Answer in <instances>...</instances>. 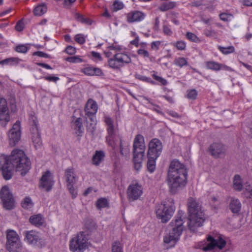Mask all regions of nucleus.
Instances as JSON below:
<instances>
[{
	"mask_svg": "<svg viewBox=\"0 0 252 252\" xmlns=\"http://www.w3.org/2000/svg\"><path fill=\"white\" fill-rule=\"evenodd\" d=\"M173 45L179 50H184L186 47V43L182 40L178 41L177 42L174 43Z\"/></svg>",
	"mask_w": 252,
	"mask_h": 252,
	"instance_id": "obj_51",
	"label": "nucleus"
},
{
	"mask_svg": "<svg viewBox=\"0 0 252 252\" xmlns=\"http://www.w3.org/2000/svg\"><path fill=\"white\" fill-rule=\"evenodd\" d=\"M29 49L26 45H19L16 47L15 51L19 53H26Z\"/></svg>",
	"mask_w": 252,
	"mask_h": 252,
	"instance_id": "obj_52",
	"label": "nucleus"
},
{
	"mask_svg": "<svg viewBox=\"0 0 252 252\" xmlns=\"http://www.w3.org/2000/svg\"><path fill=\"white\" fill-rule=\"evenodd\" d=\"M233 188L237 191H241L243 188L241 178L240 175H236L233 178Z\"/></svg>",
	"mask_w": 252,
	"mask_h": 252,
	"instance_id": "obj_30",
	"label": "nucleus"
},
{
	"mask_svg": "<svg viewBox=\"0 0 252 252\" xmlns=\"http://www.w3.org/2000/svg\"><path fill=\"white\" fill-rule=\"evenodd\" d=\"M12 165L17 171L21 172V174L24 176L31 167L30 159L26 156L22 150L15 149L12 151L11 155L7 156Z\"/></svg>",
	"mask_w": 252,
	"mask_h": 252,
	"instance_id": "obj_3",
	"label": "nucleus"
},
{
	"mask_svg": "<svg viewBox=\"0 0 252 252\" xmlns=\"http://www.w3.org/2000/svg\"><path fill=\"white\" fill-rule=\"evenodd\" d=\"M175 207L173 200H169L157 206L156 214L157 217L163 223L167 222L173 216Z\"/></svg>",
	"mask_w": 252,
	"mask_h": 252,
	"instance_id": "obj_7",
	"label": "nucleus"
},
{
	"mask_svg": "<svg viewBox=\"0 0 252 252\" xmlns=\"http://www.w3.org/2000/svg\"><path fill=\"white\" fill-rule=\"evenodd\" d=\"M209 152L215 158H221L225 154V146L220 143H213L209 148Z\"/></svg>",
	"mask_w": 252,
	"mask_h": 252,
	"instance_id": "obj_19",
	"label": "nucleus"
},
{
	"mask_svg": "<svg viewBox=\"0 0 252 252\" xmlns=\"http://www.w3.org/2000/svg\"><path fill=\"white\" fill-rule=\"evenodd\" d=\"M115 131H113L112 134L108 133V135L106 137V142L112 147L113 150L116 148V144L114 141Z\"/></svg>",
	"mask_w": 252,
	"mask_h": 252,
	"instance_id": "obj_37",
	"label": "nucleus"
},
{
	"mask_svg": "<svg viewBox=\"0 0 252 252\" xmlns=\"http://www.w3.org/2000/svg\"><path fill=\"white\" fill-rule=\"evenodd\" d=\"M242 205L238 199L232 198L229 204V208L233 213H239L241 211Z\"/></svg>",
	"mask_w": 252,
	"mask_h": 252,
	"instance_id": "obj_26",
	"label": "nucleus"
},
{
	"mask_svg": "<svg viewBox=\"0 0 252 252\" xmlns=\"http://www.w3.org/2000/svg\"><path fill=\"white\" fill-rule=\"evenodd\" d=\"M23 233L25 236V240L30 244L35 245L41 240L39 233L36 231H25Z\"/></svg>",
	"mask_w": 252,
	"mask_h": 252,
	"instance_id": "obj_22",
	"label": "nucleus"
},
{
	"mask_svg": "<svg viewBox=\"0 0 252 252\" xmlns=\"http://www.w3.org/2000/svg\"><path fill=\"white\" fill-rule=\"evenodd\" d=\"M64 177L67 184H75L78 180V177L72 167H68L65 170Z\"/></svg>",
	"mask_w": 252,
	"mask_h": 252,
	"instance_id": "obj_24",
	"label": "nucleus"
},
{
	"mask_svg": "<svg viewBox=\"0 0 252 252\" xmlns=\"http://www.w3.org/2000/svg\"><path fill=\"white\" fill-rule=\"evenodd\" d=\"M134 76L136 79L140 81L149 83L153 85L156 84V82L152 80L150 78L137 73Z\"/></svg>",
	"mask_w": 252,
	"mask_h": 252,
	"instance_id": "obj_43",
	"label": "nucleus"
},
{
	"mask_svg": "<svg viewBox=\"0 0 252 252\" xmlns=\"http://www.w3.org/2000/svg\"><path fill=\"white\" fill-rule=\"evenodd\" d=\"M74 184H67V188L68 189L70 193L71 194L73 199L75 198L77 195V191L74 187Z\"/></svg>",
	"mask_w": 252,
	"mask_h": 252,
	"instance_id": "obj_48",
	"label": "nucleus"
},
{
	"mask_svg": "<svg viewBox=\"0 0 252 252\" xmlns=\"http://www.w3.org/2000/svg\"><path fill=\"white\" fill-rule=\"evenodd\" d=\"M0 167L3 178L6 180L10 179L12 176V169L14 167L12 165L7 156L3 155L0 157Z\"/></svg>",
	"mask_w": 252,
	"mask_h": 252,
	"instance_id": "obj_14",
	"label": "nucleus"
},
{
	"mask_svg": "<svg viewBox=\"0 0 252 252\" xmlns=\"http://www.w3.org/2000/svg\"><path fill=\"white\" fill-rule=\"evenodd\" d=\"M131 59L126 52L116 53L112 58L108 60V65L113 69H120L121 68L130 63Z\"/></svg>",
	"mask_w": 252,
	"mask_h": 252,
	"instance_id": "obj_8",
	"label": "nucleus"
},
{
	"mask_svg": "<svg viewBox=\"0 0 252 252\" xmlns=\"http://www.w3.org/2000/svg\"><path fill=\"white\" fill-rule=\"evenodd\" d=\"M182 214H184L182 211H179L178 215L175 217V219L170 223L169 226L170 231L163 238L165 243L169 244L172 242L175 243L179 239L183 230V224L184 222L182 219Z\"/></svg>",
	"mask_w": 252,
	"mask_h": 252,
	"instance_id": "obj_5",
	"label": "nucleus"
},
{
	"mask_svg": "<svg viewBox=\"0 0 252 252\" xmlns=\"http://www.w3.org/2000/svg\"><path fill=\"white\" fill-rule=\"evenodd\" d=\"M174 63L176 65L179 66L180 67H182L188 64L187 59L184 57H178L175 58L174 61Z\"/></svg>",
	"mask_w": 252,
	"mask_h": 252,
	"instance_id": "obj_38",
	"label": "nucleus"
},
{
	"mask_svg": "<svg viewBox=\"0 0 252 252\" xmlns=\"http://www.w3.org/2000/svg\"><path fill=\"white\" fill-rule=\"evenodd\" d=\"M145 149L144 137L141 134H137L133 140L132 153L134 167L137 171L142 167Z\"/></svg>",
	"mask_w": 252,
	"mask_h": 252,
	"instance_id": "obj_4",
	"label": "nucleus"
},
{
	"mask_svg": "<svg viewBox=\"0 0 252 252\" xmlns=\"http://www.w3.org/2000/svg\"><path fill=\"white\" fill-rule=\"evenodd\" d=\"M8 63L10 65H16L19 64L21 61L18 58L12 57L8 58Z\"/></svg>",
	"mask_w": 252,
	"mask_h": 252,
	"instance_id": "obj_55",
	"label": "nucleus"
},
{
	"mask_svg": "<svg viewBox=\"0 0 252 252\" xmlns=\"http://www.w3.org/2000/svg\"><path fill=\"white\" fill-rule=\"evenodd\" d=\"M0 197L4 208L11 210L14 206V200L12 193L7 186L3 187L0 191Z\"/></svg>",
	"mask_w": 252,
	"mask_h": 252,
	"instance_id": "obj_13",
	"label": "nucleus"
},
{
	"mask_svg": "<svg viewBox=\"0 0 252 252\" xmlns=\"http://www.w3.org/2000/svg\"><path fill=\"white\" fill-rule=\"evenodd\" d=\"M220 70H224L228 71L229 72H233L234 71V70L231 67L225 65V64H222V63H220Z\"/></svg>",
	"mask_w": 252,
	"mask_h": 252,
	"instance_id": "obj_61",
	"label": "nucleus"
},
{
	"mask_svg": "<svg viewBox=\"0 0 252 252\" xmlns=\"http://www.w3.org/2000/svg\"><path fill=\"white\" fill-rule=\"evenodd\" d=\"M10 121L9 109L6 100L4 98L0 99V125L5 127Z\"/></svg>",
	"mask_w": 252,
	"mask_h": 252,
	"instance_id": "obj_17",
	"label": "nucleus"
},
{
	"mask_svg": "<svg viewBox=\"0 0 252 252\" xmlns=\"http://www.w3.org/2000/svg\"><path fill=\"white\" fill-rule=\"evenodd\" d=\"M187 38L190 41L195 43H199L200 42V39L193 33L191 32H187L186 33Z\"/></svg>",
	"mask_w": 252,
	"mask_h": 252,
	"instance_id": "obj_44",
	"label": "nucleus"
},
{
	"mask_svg": "<svg viewBox=\"0 0 252 252\" xmlns=\"http://www.w3.org/2000/svg\"><path fill=\"white\" fill-rule=\"evenodd\" d=\"M105 122L108 126V127H107L108 133L112 134L113 131H115L114 126L113 125V121L109 117H105Z\"/></svg>",
	"mask_w": 252,
	"mask_h": 252,
	"instance_id": "obj_40",
	"label": "nucleus"
},
{
	"mask_svg": "<svg viewBox=\"0 0 252 252\" xmlns=\"http://www.w3.org/2000/svg\"><path fill=\"white\" fill-rule=\"evenodd\" d=\"M74 129L76 131V133L79 136H82L84 129L83 126L82 119L81 118H77L74 121Z\"/></svg>",
	"mask_w": 252,
	"mask_h": 252,
	"instance_id": "obj_27",
	"label": "nucleus"
},
{
	"mask_svg": "<svg viewBox=\"0 0 252 252\" xmlns=\"http://www.w3.org/2000/svg\"><path fill=\"white\" fill-rule=\"evenodd\" d=\"M218 49L224 55H228L235 52V48L233 46H229L225 47L219 45L218 46Z\"/></svg>",
	"mask_w": 252,
	"mask_h": 252,
	"instance_id": "obj_36",
	"label": "nucleus"
},
{
	"mask_svg": "<svg viewBox=\"0 0 252 252\" xmlns=\"http://www.w3.org/2000/svg\"><path fill=\"white\" fill-rule=\"evenodd\" d=\"M204 34L207 37H213L216 35V32L214 30L210 29L205 30Z\"/></svg>",
	"mask_w": 252,
	"mask_h": 252,
	"instance_id": "obj_57",
	"label": "nucleus"
},
{
	"mask_svg": "<svg viewBox=\"0 0 252 252\" xmlns=\"http://www.w3.org/2000/svg\"><path fill=\"white\" fill-rule=\"evenodd\" d=\"M15 29L18 32H21L23 30L24 24L21 21H19L17 23L15 26Z\"/></svg>",
	"mask_w": 252,
	"mask_h": 252,
	"instance_id": "obj_63",
	"label": "nucleus"
},
{
	"mask_svg": "<svg viewBox=\"0 0 252 252\" xmlns=\"http://www.w3.org/2000/svg\"><path fill=\"white\" fill-rule=\"evenodd\" d=\"M66 61L71 63H81L83 62V60L77 56L68 57L66 59Z\"/></svg>",
	"mask_w": 252,
	"mask_h": 252,
	"instance_id": "obj_54",
	"label": "nucleus"
},
{
	"mask_svg": "<svg viewBox=\"0 0 252 252\" xmlns=\"http://www.w3.org/2000/svg\"><path fill=\"white\" fill-rule=\"evenodd\" d=\"M44 79L48 81L49 82H57L58 81L60 80L59 77L57 76H47L44 77Z\"/></svg>",
	"mask_w": 252,
	"mask_h": 252,
	"instance_id": "obj_58",
	"label": "nucleus"
},
{
	"mask_svg": "<svg viewBox=\"0 0 252 252\" xmlns=\"http://www.w3.org/2000/svg\"><path fill=\"white\" fill-rule=\"evenodd\" d=\"M112 252H123V246L120 241H116L112 243Z\"/></svg>",
	"mask_w": 252,
	"mask_h": 252,
	"instance_id": "obj_39",
	"label": "nucleus"
},
{
	"mask_svg": "<svg viewBox=\"0 0 252 252\" xmlns=\"http://www.w3.org/2000/svg\"><path fill=\"white\" fill-rule=\"evenodd\" d=\"M161 44V41H153L151 44V47L152 49L156 51H158L159 48V46Z\"/></svg>",
	"mask_w": 252,
	"mask_h": 252,
	"instance_id": "obj_56",
	"label": "nucleus"
},
{
	"mask_svg": "<svg viewBox=\"0 0 252 252\" xmlns=\"http://www.w3.org/2000/svg\"><path fill=\"white\" fill-rule=\"evenodd\" d=\"M220 19L224 22L230 21L233 18V15L230 13L223 12L219 15Z\"/></svg>",
	"mask_w": 252,
	"mask_h": 252,
	"instance_id": "obj_45",
	"label": "nucleus"
},
{
	"mask_svg": "<svg viewBox=\"0 0 252 252\" xmlns=\"http://www.w3.org/2000/svg\"><path fill=\"white\" fill-rule=\"evenodd\" d=\"M87 238L84 232L78 233L70 241L69 249L72 252H84L88 247Z\"/></svg>",
	"mask_w": 252,
	"mask_h": 252,
	"instance_id": "obj_10",
	"label": "nucleus"
},
{
	"mask_svg": "<svg viewBox=\"0 0 252 252\" xmlns=\"http://www.w3.org/2000/svg\"><path fill=\"white\" fill-rule=\"evenodd\" d=\"M126 16L128 23H133L143 21L146 17V14L141 11L133 10L126 14Z\"/></svg>",
	"mask_w": 252,
	"mask_h": 252,
	"instance_id": "obj_21",
	"label": "nucleus"
},
{
	"mask_svg": "<svg viewBox=\"0 0 252 252\" xmlns=\"http://www.w3.org/2000/svg\"><path fill=\"white\" fill-rule=\"evenodd\" d=\"M153 72L154 73L152 74V76L154 79L160 82L162 85L165 86L167 84V81L165 79L157 75L156 71H153Z\"/></svg>",
	"mask_w": 252,
	"mask_h": 252,
	"instance_id": "obj_46",
	"label": "nucleus"
},
{
	"mask_svg": "<svg viewBox=\"0 0 252 252\" xmlns=\"http://www.w3.org/2000/svg\"><path fill=\"white\" fill-rule=\"evenodd\" d=\"M65 52L69 55H73L76 52L75 48L72 46H68L65 49Z\"/></svg>",
	"mask_w": 252,
	"mask_h": 252,
	"instance_id": "obj_62",
	"label": "nucleus"
},
{
	"mask_svg": "<svg viewBox=\"0 0 252 252\" xmlns=\"http://www.w3.org/2000/svg\"><path fill=\"white\" fill-rule=\"evenodd\" d=\"M29 220L32 224L35 226H41L43 223V218L40 214L31 216Z\"/></svg>",
	"mask_w": 252,
	"mask_h": 252,
	"instance_id": "obj_28",
	"label": "nucleus"
},
{
	"mask_svg": "<svg viewBox=\"0 0 252 252\" xmlns=\"http://www.w3.org/2000/svg\"><path fill=\"white\" fill-rule=\"evenodd\" d=\"M176 5V2L168 1L163 3L159 7L158 9L161 11H166L174 8Z\"/></svg>",
	"mask_w": 252,
	"mask_h": 252,
	"instance_id": "obj_32",
	"label": "nucleus"
},
{
	"mask_svg": "<svg viewBox=\"0 0 252 252\" xmlns=\"http://www.w3.org/2000/svg\"><path fill=\"white\" fill-rule=\"evenodd\" d=\"M206 68L208 69L218 71L220 70V63L215 61H207L205 63Z\"/></svg>",
	"mask_w": 252,
	"mask_h": 252,
	"instance_id": "obj_33",
	"label": "nucleus"
},
{
	"mask_svg": "<svg viewBox=\"0 0 252 252\" xmlns=\"http://www.w3.org/2000/svg\"><path fill=\"white\" fill-rule=\"evenodd\" d=\"M32 55L33 56H38L40 57H43V58H49V55L48 54H47L43 52H42V51L34 52L32 54Z\"/></svg>",
	"mask_w": 252,
	"mask_h": 252,
	"instance_id": "obj_59",
	"label": "nucleus"
},
{
	"mask_svg": "<svg viewBox=\"0 0 252 252\" xmlns=\"http://www.w3.org/2000/svg\"><path fill=\"white\" fill-rule=\"evenodd\" d=\"M226 245V242L221 238L219 237L218 239H215L212 236H209L207 237L206 241L200 242L198 246L200 249L204 252H208L217 247L220 249H222Z\"/></svg>",
	"mask_w": 252,
	"mask_h": 252,
	"instance_id": "obj_11",
	"label": "nucleus"
},
{
	"mask_svg": "<svg viewBox=\"0 0 252 252\" xmlns=\"http://www.w3.org/2000/svg\"><path fill=\"white\" fill-rule=\"evenodd\" d=\"M189 212V229L195 231L201 227L205 220V214L202 210L201 205L194 198L190 197L188 200Z\"/></svg>",
	"mask_w": 252,
	"mask_h": 252,
	"instance_id": "obj_2",
	"label": "nucleus"
},
{
	"mask_svg": "<svg viewBox=\"0 0 252 252\" xmlns=\"http://www.w3.org/2000/svg\"><path fill=\"white\" fill-rule=\"evenodd\" d=\"M75 41L80 44H83L86 42L84 35L82 34H77L74 36Z\"/></svg>",
	"mask_w": 252,
	"mask_h": 252,
	"instance_id": "obj_50",
	"label": "nucleus"
},
{
	"mask_svg": "<svg viewBox=\"0 0 252 252\" xmlns=\"http://www.w3.org/2000/svg\"><path fill=\"white\" fill-rule=\"evenodd\" d=\"M126 193L129 201L136 200L143 194V187L137 182H132L128 186Z\"/></svg>",
	"mask_w": 252,
	"mask_h": 252,
	"instance_id": "obj_12",
	"label": "nucleus"
},
{
	"mask_svg": "<svg viewBox=\"0 0 252 252\" xmlns=\"http://www.w3.org/2000/svg\"><path fill=\"white\" fill-rule=\"evenodd\" d=\"M47 6L45 4H41L35 7L33 13L36 16H41L47 11Z\"/></svg>",
	"mask_w": 252,
	"mask_h": 252,
	"instance_id": "obj_34",
	"label": "nucleus"
},
{
	"mask_svg": "<svg viewBox=\"0 0 252 252\" xmlns=\"http://www.w3.org/2000/svg\"><path fill=\"white\" fill-rule=\"evenodd\" d=\"M6 248L9 252H21L22 243L17 233L13 230H8L6 233Z\"/></svg>",
	"mask_w": 252,
	"mask_h": 252,
	"instance_id": "obj_9",
	"label": "nucleus"
},
{
	"mask_svg": "<svg viewBox=\"0 0 252 252\" xmlns=\"http://www.w3.org/2000/svg\"><path fill=\"white\" fill-rule=\"evenodd\" d=\"M147 168L151 173L154 172L156 167V161L158 158L152 156H148Z\"/></svg>",
	"mask_w": 252,
	"mask_h": 252,
	"instance_id": "obj_35",
	"label": "nucleus"
},
{
	"mask_svg": "<svg viewBox=\"0 0 252 252\" xmlns=\"http://www.w3.org/2000/svg\"><path fill=\"white\" fill-rule=\"evenodd\" d=\"M91 54L93 57V60H94L95 62L102 61L103 60L101 55L98 52L92 51L91 52Z\"/></svg>",
	"mask_w": 252,
	"mask_h": 252,
	"instance_id": "obj_53",
	"label": "nucleus"
},
{
	"mask_svg": "<svg viewBox=\"0 0 252 252\" xmlns=\"http://www.w3.org/2000/svg\"><path fill=\"white\" fill-rule=\"evenodd\" d=\"M54 185L53 178L49 171L44 172L40 181V187L49 191L51 190Z\"/></svg>",
	"mask_w": 252,
	"mask_h": 252,
	"instance_id": "obj_20",
	"label": "nucleus"
},
{
	"mask_svg": "<svg viewBox=\"0 0 252 252\" xmlns=\"http://www.w3.org/2000/svg\"><path fill=\"white\" fill-rule=\"evenodd\" d=\"M104 157V154L102 151H96L95 154L93 157V163L96 165H98L102 161Z\"/></svg>",
	"mask_w": 252,
	"mask_h": 252,
	"instance_id": "obj_31",
	"label": "nucleus"
},
{
	"mask_svg": "<svg viewBox=\"0 0 252 252\" xmlns=\"http://www.w3.org/2000/svg\"><path fill=\"white\" fill-rule=\"evenodd\" d=\"M21 205L25 209H30L32 207L33 203L30 197H26L21 203Z\"/></svg>",
	"mask_w": 252,
	"mask_h": 252,
	"instance_id": "obj_41",
	"label": "nucleus"
},
{
	"mask_svg": "<svg viewBox=\"0 0 252 252\" xmlns=\"http://www.w3.org/2000/svg\"><path fill=\"white\" fill-rule=\"evenodd\" d=\"M21 123L17 121L8 133L9 144L14 146L19 141L21 137Z\"/></svg>",
	"mask_w": 252,
	"mask_h": 252,
	"instance_id": "obj_15",
	"label": "nucleus"
},
{
	"mask_svg": "<svg viewBox=\"0 0 252 252\" xmlns=\"http://www.w3.org/2000/svg\"><path fill=\"white\" fill-rule=\"evenodd\" d=\"M81 71L89 76H100L103 74V72L100 68L91 66L84 67Z\"/></svg>",
	"mask_w": 252,
	"mask_h": 252,
	"instance_id": "obj_25",
	"label": "nucleus"
},
{
	"mask_svg": "<svg viewBox=\"0 0 252 252\" xmlns=\"http://www.w3.org/2000/svg\"><path fill=\"white\" fill-rule=\"evenodd\" d=\"M108 206V201L105 198H99L97 200L96 202V206L99 209L107 207Z\"/></svg>",
	"mask_w": 252,
	"mask_h": 252,
	"instance_id": "obj_42",
	"label": "nucleus"
},
{
	"mask_svg": "<svg viewBox=\"0 0 252 252\" xmlns=\"http://www.w3.org/2000/svg\"><path fill=\"white\" fill-rule=\"evenodd\" d=\"M124 6V4L122 1L116 0L113 2L112 9L114 11H117L123 9Z\"/></svg>",
	"mask_w": 252,
	"mask_h": 252,
	"instance_id": "obj_47",
	"label": "nucleus"
},
{
	"mask_svg": "<svg viewBox=\"0 0 252 252\" xmlns=\"http://www.w3.org/2000/svg\"><path fill=\"white\" fill-rule=\"evenodd\" d=\"M188 171L185 166L178 160H173L168 169L166 182L170 192L176 193L187 184Z\"/></svg>",
	"mask_w": 252,
	"mask_h": 252,
	"instance_id": "obj_1",
	"label": "nucleus"
},
{
	"mask_svg": "<svg viewBox=\"0 0 252 252\" xmlns=\"http://www.w3.org/2000/svg\"><path fill=\"white\" fill-rule=\"evenodd\" d=\"M38 125V122L35 120H33L30 129L31 138L36 149L40 148L42 146V141Z\"/></svg>",
	"mask_w": 252,
	"mask_h": 252,
	"instance_id": "obj_16",
	"label": "nucleus"
},
{
	"mask_svg": "<svg viewBox=\"0 0 252 252\" xmlns=\"http://www.w3.org/2000/svg\"><path fill=\"white\" fill-rule=\"evenodd\" d=\"M137 54L144 58H148L150 62H154L155 58L151 56L149 52L144 48H139L137 51Z\"/></svg>",
	"mask_w": 252,
	"mask_h": 252,
	"instance_id": "obj_29",
	"label": "nucleus"
},
{
	"mask_svg": "<svg viewBox=\"0 0 252 252\" xmlns=\"http://www.w3.org/2000/svg\"><path fill=\"white\" fill-rule=\"evenodd\" d=\"M98 106L96 101L90 98L85 104L84 111L86 116L90 120L91 123L87 126L88 131L93 133L96 128V120L95 114L97 111Z\"/></svg>",
	"mask_w": 252,
	"mask_h": 252,
	"instance_id": "obj_6",
	"label": "nucleus"
},
{
	"mask_svg": "<svg viewBox=\"0 0 252 252\" xmlns=\"http://www.w3.org/2000/svg\"><path fill=\"white\" fill-rule=\"evenodd\" d=\"M162 144L161 141L156 138L152 139L149 143L147 156L158 158L161 153Z\"/></svg>",
	"mask_w": 252,
	"mask_h": 252,
	"instance_id": "obj_18",
	"label": "nucleus"
},
{
	"mask_svg": "<svg viewBox=\"0 0 252 252\" xmlns=\"http://www.w3.org/2000/svg\"><path fill=\"white\" fill-rule=\"evenodd\" d=\"M109 49L116 51H120L122 49V46L116 44H112L109 46Z\"/></svg>",
	"mask_w": 252,
	"mask_h": 252,
	"instance_id": "obj_64",
	"label": "nucleus"
},
{
	"mask_svg": "<svg viewBox=\"0 0 252 252\" xmlns=\"http://www.w3.org/2000/svg\"><path fill=\"white\" fill-rule=\"evenodd\" d=\"M197 95V92L195 89L187 91V97L189 99L194 100Z\"/></svg>",
	"mask_w": 252,
	"mask_h": 252,
	"instance_id": "obj_49",
	"label": "nucleus"
},
{
	"mask_svg": "<svg viewBox=\"0 0 252 252\" xmlns=\"http://www.w3.org/2000/svg\"><path fill=\"white\" fill-rule=\"evenodd\" d=\"M163 32L164 34L167 35H171L172 34V32L171 30L167 25L163 26Z\"/></svg>",
	"mask_w": 252,
	"mask_h": 252,
	"instance_id": "obj_60",
	"label": "nucleus"
},
{
	"mask_svg": "<svg viewBox=\"0 0 252 252\" xmlns=\"http://www.w3.org/2000/svg\"><path fill=\"white\" fill-rule=\"evenodd\" d=\"M130 143L128 141L125 140L122 138L120 140L119 150L121 155L126 158H129L130 157Z\"/></svg>",
	"mask_w": 252,
	"mask_h": 252,
	"instance_id": "obj_23",
	"label": "nucleus"
}]
</instances>
